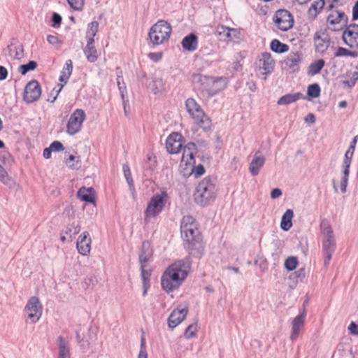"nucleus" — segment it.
<instances>
[{
  "mask_svg": "<svg viewBox=\"0 0 358 358\" xmlns=\"http://www.w3.org/2000/svg\"><path fill=\"white\" fill-rule=\"evenodd\" d=\"M78 196L81 200L84 201L94 203L95 201L94 191L92 187L80 188L78 192Z\"/></svg>",
  "mask_w": 358,
  "mask_h": 358,
  "instance_id": "c756f323",
  "label": "nucleus"
},
{
  "mask_svg": "<svg viewBox=\"0 0 358 358\" xmlns=\"http://www.w3.org/2000/svg\"><path fill=\"white\" fill-rule=\"evenodd\" d=\"M229 31V27L225 26H218L217 27L216 33L224 41H227V34Z\"/></svg>",
  "mask_w": 358,
  "mask_h": 358,
  "instance_id": "09e8293b",
  "label": "nucleus"
},
{
  "mask_svg": "<svg viewBox=\"0 0 358 358\" xmlns=\"http://www.w3.org/2000/svg\"><path fill=\"white\" fill-rule=\"evenodd\" d=\"M76 159V157L73 155H70L69 159H66V163L69 165V167L72 169H78L80 167L79 162L78 160L76 161V164H71V162H73Z\"/></svg>",
  "mask_w": 358,
  "mask_h": 358,
  "instance_id": "6e6d98bb",
  "label": "nucleus"
},
{
  "mask_svg": "<svg viewBox=\"0 0 358 358\" xmlns=\"http://www.w3.org/2000/svg\"><path fill=\"white\" fill-rule=\"evenodd\" d=\"M192 173L194 175L196 178L201 176L205 172V169L203 165L199 164L196 166H192L191 169Z\"/></svg>",
  "mask_w": 358,
  "mask_h": 358,
  "instance_id": "8fccbe9b",
  "label": "nucleus"
},
{
  "mask_svg": "<svg viewBox=\"0 0 358 358\" xmlns=\"http://www.w3.org/2000/svg\"><path fill=\"white\" fill-rule=\"evenodd\" d=\"M48 42L51 45H58L60 44V41L57 38V36L54 35H48L47 37Z\"/></svg>",
  "mask_w": 358,
  "mask_h": 358,
  "instance_id": "bf43d9fd",
  "label": "nucleus"
},
{
  "mask_svg": "<svg viewBox=\"0 0 358 358\" xmlns=\"http://www.w3.org/2000/svg\"><path fill=\"white\" fill-rule=\"evenodd\" d=\"M186 108L195 122L204 130L208 129L210 125V120L201 108L200 106L192 98L187 99Z\"/></svg>",
  "mask_w": 358,
  "mask_h": 358,
  "instance_id": "423d86ee",
  "label": "nucleus"
},
{
  "mask_svg": "<svg viewBox=\"0 0 358 358\" xmlns=\"http://www.w3.org/2000/svg\"><path fill=\"white\" fill-rule=\"evenodd\" d=\"M196 150V147L195 143H189L186 145V146L183 149V153L181 159L180 166L185 164L186 166L192 165V164L194 163V151Z\"/></svg>",
  "mask_w": 358,
  "mask_h": 358,
  "instance_id": "aec40b11",
  "label": "nucleus"
},
{
  "mask_svg": "<svg viewBox=\"0 0 358 358\" xmlns=\"http://www.w3.org/2000/svg\"><path fill=\"white\" fill-rule=\"evenodd\" d=\"M327 21L330 24H336L341 22L336 15L333 13L328 16Z\"/></svg>",
  "mask_w": 358,
  "mask_h": 358,
  "instance_id": "680f3d73",
  "label": "nucleus"
},
{
  "mask_svg": "<svg viewBox=\"0 0 358 358\" xmlns=\"http://www.w3.org/2000/svg\"><path fill=\"white\" fill-rule=\"evenodd\" d=\"M181 237L187 243V249L190 254L199 257L203 252L201 237L193 217L184 216L180 224Z\"/></svg>",
  "mask_w": 358,
  "mask_h": 358,
  "instance_id": "f257e3e1",
  "label": "nucleus"
},
{
  "mask_svg": "<svg viewBox=\"0 0 358 358\" xmlns=\"http://www.w3.org/2000/svg\"><path fill=\"white\" fill-rule=\"evenodd\" d=\"M275 66V62L269 52H263L259 57L256 62V68L257 71L264 76V79L271 74Z\"/></svg>",
  "mask_w": 358,
  "mask_h": 358,
  "instance_id": "1a4fd4ad",
  "label": "nucleus"
},
{
  "mask_svg": "<svg viewBox=\"0 0 358 358\" xmlns=\"http://www.w3.org/2000/svg\"><path fill=\"white\" fill-rule=\"evenodd\" d=\"M69 6L76 10H82L85 0H67Z\"/></svg>",
  "mask_w": 358,
  "mask_h": 358,
  "instance_id": "49530a36",
  "label": "nucleus"
},
{
  "mask_svg": "<svg viewBox=\"0 0 358 358\" xmlns=\"http://www.w3.org/2000/svg\"><path fill=\"white\" fill-rule=\"evenodd\" d=\"M148 57L151 60L157 62H159L162 59V52H152L148 55Z\"/></svg>",
  "mask_w": 358,
  "mask_h": 358,
  "instance_id": "13d9d810",
  "label": "nucleus"
},
{
  "mask_svg": "<svg viewBox=\"0 0 358 358\" xmlns=\"http://www.w3.org/2000/svg\"><path fill=\"white\" fill-rule=\"evenodd\" d=\"M301 60V56L299 52H291L285 60V64L289 67L292 72H295L299 69Z\"/></svg>",
  "mask_w": 358,
  "mask_h": 358,
  "instance_id": "4be33fe9",
  "label": "nucleus"
},
{
  "mask_svg": "<svg viewBox=\"0 0 358 358\" xmlns=\"http://www.w3.org/2000/svg\"><path fill=\"white\" fill-rule=\"evenodd\" d=\"M335 57H342V56H350L352 57H357L358 56V52L355 51H350L346 48L339 47L336 52Z\"/></svg>",
  "mask_w": 358,
  "mask_h": 358,
  "instance_id": "ea45409f",
  "label": "nucleus"
},
{
  "mask_svg": "<svg viewBox=\"0 0 358 358\" xmlns=\"http://www.w3.org/2000/svg\"><path fill=\"white\" fill-rule=\"evenodd\" d=\"M152 256V250L149 243L144 242L142 244L141 250L139 254V262L141 266L145 265Z\"/></svg>",
  "mask_w": 358,
  "mask_h": 358,
  "instance_id": "bb28decb",
  "label": "nucleus"
},
{
  "mask_svg": "<svg viewBox=\"0 0 358 358\" xmlns=\"http://www.w3.org/2000/svg\"><path fill=\"white\" fill-rule=\"evenodd\" d=\"M50 148L52 150V151L55 152L62 151L64 149L63 144L57 141L52 142L50 145Z\"/></svg>",
  "mask_w": 358,
  "mask_h": 358,
  "instance_id": "603ef678",
  "label": "nucleus"
},
{
  "mask_svg": "<svg viewBox=\"0 0 358 358\" xmlns=\"http://www.w3.org/2000/svg\"><path fill=\"white\" fill-rule=\"evenodd\" d=\"M320 228L323 236L322 249L324 257V264L327 265L336 250V241L333 230L328 221L322 220Z\"/></svg>",
  "mask_w": 358,
  "mask_h": 358,
  "instance_id": "7ed1b4c3",
  "label": "nucleus"
},
{
  "mask_svg": "<svg viewBox=\"0 0 358 358\" xmlns=\"http://www.w3.org/2000/svg\"><path fill=\"white\" fill-rule=\"evenodd\" d=\"M161 283L162 288L167 292H172L178 289L180 285L178 282H176L170 278L169 273H164L162 277Z\"/></svg>",
  "mask_w": 358,
  "mask_h": 358,
  "instance_id": "b1692460",
  "label": "nucleus"
},
{
  "mask_svg": "<svg viewBox=\"0 0 358 358\" xmlns=\"http://www.w3.org/2000/svg\"><path fill=\"white\" fill-rule=\"evenodd\" d=\"M282 191L280 189H278V188H275V189H273L271 190V197L273 199H275L278 197H280L281 195H282Z\"/></svg>",
  "mask_w": 358,
  "mask_h": 358,
  "instance_id": "e2e57ef3",
  "label": "nucleus"
},
{
  "mask_svg": "<svg viewBox=\"0 0 358 358\" xmlns=\"http://www.w3.org/2000/svg\"><path fill=\"white\" fill-rule=\"evenodd\" d=\"M273 21L277 27L282 31L290 29L294 24V18L292 14L285 9L277 10L273 17Z\"/></svg>",
  "mask_w": 358,
  "mask_h": 358,
  "instance_id": "9d476101",
  "label": "nucleus"
},
{
  "mask_svg": "<svg viewBox=\"0 0 358 358\" xmlns=\"http://www.w3.org/2000/svg\"><path fill=\"white\" fill-rule=\"evenodd\" d=\"M188 313V308L187 306L183 307L179 306L173 310L168 319L169 327L171 329L175 328L180 324L186 317Z\"/></svg>",
  "mask_w": 358,
  "mask_h": 358,
  "instance_id": "2eb2a0df",
  "label": "nucleus"
},
{
  "mask_svg": "<svg viewBox=\"0 0 358 358\" xmlns=\"http://www.w3.org/2000/svg\"><path fill=\"white\" fill-rule=\"evenodd\" d=\"M215 180L210 177L203 178L197 185L194 194V201L201 206L210 204L216 197Z\"/></svg>",
  "mask_w": 358,
  "mask_h": 358,
  "instance_id": "f03ea898",
  "label": "nucleus"
},
{
  "mask_svg": "<svg viewBox=\"0 0 358 358\" xmlns=\"http://www.w3.org/2000/svg\"><path fill=\"white\" fill-rule=\"evenodd\" d=\"M149 87L154 94H157L164 89V82L162 78H155Z\"/></svg>",
  "mask_w": 358,
  "mask_h": 358,
  "instance_id": "c9c22d12",
  "label": "nucleus"
},
{
  "mask_svg": "<svg viewBox=\"0 0 358 358\" xmlns=\"http://www.w3.org/2000/svg\"><path fill=\"white\" fill-rule=\"evenodd\" d=\"M63 87H64V84L59 85V89L57 90H56V92H55V95L53 96H52V94H51L50 98L48 99V101L51 103H53L57 99V97L59 93L60 92V91L62 90V89L63 88Z\"/></svg>",
  "mask_w": 358,
  "mask_h": 358,
  "instance_id": "0e129e2a",
  "label": "nucleus"
},
{
  "mask_svg": "<svg viewBox=\"0 0 358 358\" xmlns=\"http://www.w3.org/2000/svg\"><path fill=\"white\" fill-rule=\"evenodd\" d=\"M73 64L71 60L69 59L66 61L65 66L61 72L59 76V81L66 84L72 73Z\"/></svg>",
  "mask_w": 358,
  "mask_h": 358,
  "instance_id": "7c9ffc66",
  "label": "nucleus"
},
{
  "mask_svg": "<svg viewBox=\"0 0 358 358\" xmlns=\"http://www.w3.org/2000/svg\"><path fill=\"white\" fill-rule=\"evenodd\" d=\"M190 266V259L186 257L171 264L164 273H169L170 278L180 285L187 277Z\"/></svg>",
  "mask_w": 358,
  "mask_h": 358,
  "instance_id": "39448f33",
  "label": "nucleus"
},
{
  "mask_svg": "<svg viewBox=\"0 0 358 358\" xmlns=\"http://www.w3.org/2000/svg\"><path fill=\"white\" fill-rule=\"evenodd\" d=\"M306 313L303 311L300 315L294 318L292 322V332L290 334V339L295 341L299 335L301 329L303 328L305 323Z\"/></svg>",
  "mask_w": 358,
  "mask_h": 358,
  "instance_id": "a211bd4d",
  "label": "nucleus"
},
{
  "mask_svg": "<svg viewBox=\"0 0 358 358\" xmlns=\"http://www.w3.org/2000/svg\"><path fill=\"white\" fill-rule=\"evenodd\" d=\"M99 29V23L96 21L90 22L87 26L86 31V39L87 41H94V37L96 36Z\"/></svg>",
  "mask_w": 358,
  "mask_h": 358,
  "instance_id": "72a5a7b5",
  "label": "nucleus"
},
{
  "mask_svg": "<svg viewBox=\"0 0 358 358\" xmlns=\"http://www.w3.org/2000/svg\"><path fill=\"white\" fill-rule=\"evenodd\" d=\"M172 28L171 25L164 20H159L150 29L148 36L150 42L154 45H158L167 41L170 38Z\"/></svg>",
  "mask_w": 358,
  "mask_h": 358,
  "instance_id": "20e7f679",
  "label": "nucleus"
},
{
  "mask_svg": "<svg viewBox=\"0 0 358 358\" xmlns=\"http://www.w3.org/2000/svg\"><path fill=\"white\" fill-rule=\"evenodd\" d=\"M294 212L291 209H287L283 214L280 222V227L284 231H288L292 227V218Z\"/></svg>",
  "mask_w": 358,
  "mask_h": 358,
  "instance_id": "c85d7f7f",
  "label": "nucleus"
},
{
  "mask_svg": "<svg viewBox=\"0 0 358 358\" xmlns=\"http://www.w3.org/2000/svg\"><path fill=\"white\" fill-rule=\"evenodd\" d=\"M183 49L189 52L196 50L198 46V38L194 34H190L186 36L181 42Z\"/></svg>",
  "mask_w": 358,
  "mask_h": 358,
  "instance_id": "5701e85b",
  "label": "nucleus"
},
{
  "mask_svg": "<svg viewBox=\"0 0 358 358\" xmlns=\"http://www.w3.org/2000/svg\"><path fill=\"white\" fill-rule=\"evenodd\" d=\"M86 118V114L82 109H76L70 116L67 125L66 132L69 135H75L78 133L82 127L83 123Z\"/></svg>",
  "mask_w": 358,
  "mask_h": 358,
  "instance_id": "6e6552de",
  "label": "nucleus"
},
{
  "mask_svg": "<svg viewBox=\"0 0 358 358\" xmlns=\"http://www.w3.org/2000/svg\"><path fill=\"white\" fill-rule=\"evenodd\" d=\"M0 180L5 185H10L11 182L10 178L8 176L7 172L3 167V165L0 164Z\"/></svg>",
  "mask_w": 358,
  "mask_h": 358,
  "instance_id": "a18cd8bd",
  "label": "nucleus"
},
{
  "mask_svg": "<svg viewBox=\"0 0 358 358\" xmlns=\"http://www.w3.org/2000/svg\"><path fill=\"white\" fill-rule=\"evenodd\" d=\"M7 76H8L7 69L3 66H0V80H3L6 79Z\"/></svg>",
  "mask_w": 358,
  "mask_h": 358,
  "instance_id": "69168bd1",
  "label": "nucleus"
},
{
  "mask_svg": "<svg viewBox=\"0 0 358 358\" xmlns=\"http://www.w3.org/2000/svg\"><path fill=\"white\" fill-rule=\"evenodd\" d=\"M352 16L354 20H358V1L353 7Z\"/></svg>",
  "mask_w": 358,
  "mask_h": 358,
  "instance_id": "774afa93",
  "label": "nucleus"
},
{
  "mask_svg": "<svg viewBox=\"0 0 358 358\" xmlns=\"http://www.w3.org/2000/svg\"><path fill=\"white\" fill-rule=\"evenodd\" d=\"M52 21L53 22L52 27H57L59 26L62 22L61 15L57 13H54L52 16Z\"/></svg>",
  "mask_w": 358,
  "mask_h": 358,
  "instance_id": "5fc2aeb1",
  "label": "nucleus"
},
{
  "mask_svg": "<svg viewBox=\"0 0 358 358\" xmlns=\"http://www.w3.org/2000/svg\"><path fill=\"white\" fill-rule=\"evenodd\" d=\"M119 79L120 78H117V85H118L120 92V94H121V96H122V103H123V108H124V113H125V115H127V106L129 104V101H128V100H126L125 97H124V92L126 91L125 87H122L121 86L120 81Z\"/></svg>",
  "mask_w": 358,
  "mask_h": 358,
  "instance_id": "c03bdc74",
  "label": "nucleus"
},
{
  "mask_svg": "<svg viewBox=\"0 0 358 358\" xmlns=\"http://www.w3.org/2000/svg\"><path fill=\"white\" fill-rule=\"evenodd\" d=\"M24 310L27 313L28 318L31 323H36L42 315V306L38 298L36 296L31 297L25 308Z\"/></svg>",
  "mask_w": 358,
  "mask_h": 358,
  "instance_id": "f8f14e48",
  "label": "nucleus"
},
{
  "mask_svg": "<svg viewBox=\"0 0 358 358\" xmlns=\"http://www.w3.org/2000/svg\"><path fill=\"white\" fill-rule=\"evenodd\" d=\"M80 231V226L78 224L73 223L66 231V234L69 235L70 239L78 234Z\"/></svg>",
  "mask_w": 358,
  "mask_h": 358,
  "instance_id": "a19ab883",
  "label": "nucleus"
},
{
  "mask_svg": "<svg viewBox=\"0 0 358 358\" xmlns=\"http://www.w3.org/2000/svg\"><path fill=\"white\" fill-rule=\"evenodd\" d=\"M343 40L351 48H358V24L348 25L343 33Z\"/></svg>",
  "mask_w": 358,
  "mask_h": 358,
  "instance_id": "ddd939ff",
  "label": "nucleus"
},
{
  "mask_svg": "<svg viewBox=\"0 0 358 358\" xmlns=\"http://www.w3.org/2000/svg\"><path fill=\"white\" fill-rule=\"evenodd\" d=\"M11 162L10 155L7 152H0V164L7 166Z\"/></svg>",
  "mask_w": 358,
  "mask_h": 358,
  "instance_id": "de8ad7c7",
  "label": "nucleus"
},
{
  "mask_svg": "<svg viewBox=\"0 0 358 358\" xmlns=\"http://www.w3.org/2000/svg\"><path fill=\"white\" fill-rule=\"evenodd\" d=\"M168 194L166 191L157 193L151 197L145 211V219L152 218L158 215L165 206Z\"/></svg>",
  "mask_w": 358,
  "mask_h": 358,
  "instance_id": "0eeeda50",
  "label": "nucleus"
},
{
  "mask_svg": "<svg viewBox=\"0 0 358 358\" xmlns=\"http://www.w3.org/2000/svg\"><path fill=\"white\" fill-rule=\"evenodd\" d=\"M259 150L255 152L249 166V171L253 176L259 174L266 161L265 157L259 155Z\"/></svg>",
  "mask_w": 358,
  "mask_h": 358,
  "instance_id": "6ab92c4d",
  "label": "nucleus"
},
{
  "mask_svg": "<svg viewBox=\"0 0 358 358\" xmlns=\"http://www.w3.org/2000/svg\"><path fill=\"white\" fill-rule=\"evenodd\" d=\"M307 94L311 98H317L320 95V87L318 84H311L308 87Z\"/></svg>",
  "mask_w": 358,
  "mask_h": 358,
  "instance_id": "4c0bfd02",
  "label": "nucleus"
},
{
  "mask_svg": "<svg viewBox=\"0 0 358 358\" xmlns=\"http://www.w3.org/2000/svg\"><path fill=\"white\" fill-rule=\"evenodd\" d=\"M41 94L39 83L34 80L29 82L24 89V100L27 103H32L38 100Z\"/></svg>",
  "mask_w": 358,
  "mask_h": 358,
  "instance_id": "4468645a",
  "label": "nucleus"
},
{
  "mask_svg": "<svg viewBox=\"0 0 358 358\" xmlns=\"http://www.w3.org/2000/svg\"><path fill=\"white\" fill-rule=\"evenodd\" d=\"M145 265L141 266V278L143 283L148 282L150 281V272L145 269Z\"/></svg>",
  "mask_w": 358,
  "mask_h": 358,
  "instance_id": "3c124183",
  "label": "nucleus"
},
{
  "mask_svg": "<svg viewBox=\"0 0 358 358\" xmlns=\"http://www.w3.org/2000/svg\"><path fill=\"white\" fill-rule=\"evenodd\" d=\"M85 55L90 62H94L98 58L97 51L94 46V41H87V45L83 49Z\"/></svg>",
  "mask_w": 358,
  "mask_h": 358,
  "instance_id": "393cba45",
  "label": "nucleus"
},
{
  "mask_svg": "<svg viewBox=\"0 0 358 358\" xmlns=\"http://www.w3.org/2000/svg\"><path fill=\"white\" fill-rule=\"evenodd\" d=\"M351 162H352V160H350V159H345V158L343 159V164H342V167L343 169V175L349 176V173H350L349 169H350V166L351 164Z\"/></svg>",
  "mask_w": 358,
  "mask_h": 358,
  "instance_id": "864d4df0",
  "label": "nucleus"
},
{
  "mask_svg": "<svg viewBox=\"0 0 358 358\" xmlns=\"http://www.w3.org/2000/svg\"><path fill=\"white\" fill-rule=\"evenodd\" d=\"M220 78H215L200 73H194L192 76V81L194 84L199 85L201 90L208 92L209 96H213L217 93V91L211 89V85H214Z\"/></svg>",
  "mask_w": 358,
  "mask_h": 358,
  "instance_id": "9b49d317",
  "label": "nucleus"
},
{
  "mask_svg": "<svg viewBox=\"0 0 358 358\" xmlns=\"http://www.w3.org/2000/svg\"><path fill=\"white\" fill-rule=\"evenodd\" d=\"M329 38L324 32H316L314 36V45L317 52H323L329 46Z\"/></svg>",
  "mask_w": 358,
  "mask_h": 358,
  "instance_id": "412c9836",
  "label": "nucleus"
},
{
  "mask_svg": "<svg viewBox=\"0 0 358 358\" xmlns=\"http://www.w3.org/2000/svg\"><path fill=\"white\" fill-rule=\"evenodd\" d=\"M301 99H304L303 94L301 92L287 94L280 97L277 101V103L278 105H287L294 103Z\"/></svg>",
  "mask_w": 358,
  "mask_h": 358,
  "instance_id": "cd10ccee",
  "label": "nucleus"
},
{
  "mask_svg": "<svg viewBox=\"0 0 358 358\" xmlns=\"http://www.w3.org/2000/svg\"><path fill=\"white\" fill-rule=\"evenodd\" d=\"M57 345L59 348L58 358H70L69 343L61 336L57 338Z\"/></svg>",
  "mask_w": 358,
  "mask_h": 358,
  "instance_id": "a878e982",
  "label": "nucleus"
},
{
  "mask_svg": "<svg viewBox=\"0 0 358 358\" xmlns=\"http://www.w3.org/2000/svg\"><path fill=\"white\" fill-rule=\"evenodd\" d=\"M324 61L323 59H318L315 62L310 64L308 67V73L310 76H314L320 72L324 66Z\"/></svg>",
  "mask_w": 358,
  "mask_h": 358,
  "instance_id": "f704fd0d",
  "label": "nucleus"
},
{
  "mask_svg": "<svg viewBox=\"0 0 358 358\" xmlns=\"http://www.w3.org/2000/svg\"><path fill=\"white\" fill-rule=\"evenodd\" d=\"M348 329L352 334L358 336V323L356 324L355 322H352L348 327Z\"/></svg>",
  "mask_w": 358,
  "mask_h": 358,
  "instance_id": "052dcab7",
  "label": "nucleus"
},
{
  "mask_svg": "<svg viewBox=\"0 0 358 358\" xmlns=\"http://www.w3.org/2000/svg\"><path fill=\"white\" fill-rule=\"evenodd\" d=\"M271 50L276 53H284L288 51L289 46L285 44L281 43L278 39H273L270 44Z\"/></svg>",
  "mask_w": 358,
  "mask_h": 358,
  "instance_id": "473e14b6",
  "label": "nucleus"
},
{
  "mask_svg": "<svg viewBox=\"0 0 358 358\" xmlns=\"http://www.w3.org/2000/svg\"><path fill=\"white\" fill-rule=\"evenodd\" d=\"M348 175H343L341 182V190L343 193L346 192V187L348 181Z\"/></svg>",
  "mask_w": 358,
  "mask_h": 358,
  "instance_id": "4d7b16f0",
  "label": "nucleus"
},
{
  "mask_svg": "<svg viewBox=\"0 0 358 358\" xmlns=\"http://www.w3.org/2000/svg\"><path fill=\"white\" fill-rule=\"evenodd\" d=\"M182 136L178 133L170 134L166 141V150L170 154L178 153L182 146Z\"/></svg>",
  "mask_w": 358,
  "mask_h": 358,
  "instance_id": "dca6fc26",
  "label": "nucleus"
},
{
  "mask_svg": "<svg viewBox=\"0 0 358 358\" xmlns=\"http://www.w3.org/2000/svg\"><path fill=\"white\" fill-rule=\"evenodd\" d=\"M91 238L87 232H83L77 241V249L82 255H87L90 252Z\"/></svg>",
  "mask_w": 358,
  "mask_h": 358,
  "instance_id": "f3484780",
  "label": "nucleus"
},
{
  "mask_svg": "<svg viewBox=\"0 0 358 358\" xmlns=\"http://www.w3.org/2000/svg\"><path fill=\"white\" fill-rule=\"evenodd\" d=\"M242 38V33L240 29L229 28L227 34V41H238Z\"/></svg>",
  "mask_w": 358,
  "mask_h": 358,
  "instance_id": "e433bc0d",
  "label": "nucleus"
},
{
  "mask_svg": "<svg viewBox=\"0 0 358 358\" xmlns=\"http://www.w3.org/2000/svg\"><path fill=\"white\" fill-rule=\"evenodd\" d=\"M37 67V63L35 61H29L27 64H22L19 66V72L22 75H25L28 71L34 70Z\"/></svg>",
  "mask_w": 358,
  "mask_h": 358,
  "instance_id": "58836bf2",
  "label": "nucleus"
},
{
  "mask_svg": "<svg viewBox=\"0 0 358 358\" xmlns=\"http://www.w3.org/2000/svg\"><path fill=\"white\" fill-rule=\"evenodd\" d=\"M297 264V259L295 257H289L285 262V266L289 271L295 269Z\"/></svg>",
  "mask_w": 358,
  "mask_h": 358,
  "instance_id": "79ce46f5",
  "label": "nucleus"
},
{
  "mask_svg": "<svg viewBox=\"0 0 358 358\" xmlns=\"http://www.w3.org/2000/svg\"><path fill=\"white\" fill-rule=\"evenodd\" d=\"M324 0H317L314 1L308 9V15L311 18H315L318 13L323 8Z\"/></svg>",
  "mask_w": 358,
  "mask_h": 358,
  "instance_id": "2f4dec72",
  "label": "nucleus"
},
{
  "mask_svg": "<svg viewBox=\"0 0 358 358\" xmlns=\"http://www.w3.org/2000/svg\"><path fill=\"white\" fill-rule=\"evenodd\" d=\"M197 324H192L189 325L185 332V336L186 338L189 339L196 336V333L197 331Z\"/></svg>",
  "mask_w": 358,
  "mask_h": 358,
  "instance_id": "37998d69",
  "label": "nucleus"
},
{
  "mask_svg": "<svg viewBox=\"0 0 358 358\" xmlns=\"http://www.w3.org/2000/svg\"><path fill=\"white\" fill-rule=\"evenodd\" d=\"M304 120L307 123L313 124L315 122V116L313 113H309L305 118Z\"/></svg>",
  "mask_w": 358,
  "mask_h": 358,
  "instance_id": "338daca9",
  "label": "nucleus"
}]
</instances>
